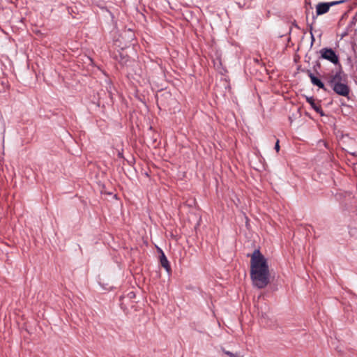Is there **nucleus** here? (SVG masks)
<instances>
[{
	"label": "nucleus",
	"mask_w": 357,
	"mask_h": 357,
	"mask_svg": "<svg viewBox=\"0 0 357 357\" xmlns=\"http://www.w3.org/2000/svg\"><path fill=\"white\" fill-rule=\"evenodd\" d=\"M250 278L253 285L258 289L265 288L270 282L268 261L259 250H255L251 255Z\"/></svg>",
	"instance_id": "f257e3e1"
},
{
	"label": "nucleus",
	"mask_w": 357,
	"mask_h": 357,
	"mask_svg": "<svg viewBox=\"0 0 357 357\" xmlns=\"http://www.w3.org/2000/svg\"><path fill=\"white\" fill-rule=\"evenodd\" d=\"M344 79V73L342 71H339L330 77L328 84L337 94L347 96L349 93V88L346 84L342 82Z\"/></svg>",
	"instance_id": "f03ea898"
},
{
	"label": "nucleus",
	"mask_w": 357,
	"mask_h": 357,
	"mask_svg": "<svg viewBox=\"0 0 357 357\" xmlns=\"http://www.w3.org/2000/svg\"><path fill=\"white\" fill-rule=\"evenodd\" d=\"M321 58L329 61L333 64L339 63L338 56L331 48H322L320 50Z\"/></svg>",
	"instance_id": "7ed1b4c3"
},
{
	"label": "nucleus",
	"mask_w": 357,
	"mask_h": 357,
	"mask_svg": "<svg viewBox=\"0 0 357 357\" xmlns=\"http://www.w3.org/2000/svg\"><path fill=\"white\" fill-rule=\"evenodd\" d=\"M344 1V0H341V1L326 2V3H319L316 6L317 15H324V14L326 13L329 10V9L331 6L339 4V3H342Z\"/></svg>",
	"instance_id": "20e7f679"
},
{
	"label": "nucleus",
	"mask_w": 357,
	"mask_h": 357,
	"mask_svg": "<svg viewBox=\"0 0 357 357\" xmlns=\"http://www.w3.org/2000/svg\"><path fill=\"white\" fill-rule=\"evenodd\" d=\"M307 75L313 85L317 86L319 88L326 91L324 83L319 78L315 77L310 70H307Z\"/></svg>",
	"instance_id": "39448f33"
},
{
	"label": "nucleus",
	"mask_w": 357,
	"mask_h": 357,
	"mask_svg": "<svg viewBox=\"0 0 357 357\" xmlns=\"http://www.w3.org/2000/svg\"><path fill=\"white\" fill-rule=\"evenodd\" d=\"M306 100L314 111L319 113L321 116L324 115L321 106L315 102L313 97H306Z\"/></svg>",
	"instance_id": "423d86ee"
},
{
	"label": "nucleus",
	"mask_w": 357,
	"mask_h": 357,
	"mask_svg": "<svg viewBox=\"0 0 357 357\" xmlns=\"http://www.w3.org/2000/svg\"><path fill=\"white\" fill-rule=\"evenodd\" d=\"M161 255L160 257V261L161 266L166 270V271L169 274L171 273V267L167 260L166 256L164 252L160 250Z\"/></svg>",
	"instance_id": "0eeeda50"
},
{
	"label": "nucleus",
	"mask_w": 357,
	"mask_h": 357,
	"mask_svg": "<svg viewBox=\"0 0 357 357\" xmlns=\"http://www.w3.org/2000/svg\"><path fill=\"white\" fill-rule=\"evenodd\" d=\"M223 351L226 355L229 356V357H237V356L236 354H234L229 351L224 350Z\"/></svg>",
	"instance_id": "6e6552de"
},
{
	"label": "nucleus",
	"mask_w": 357,
	"mask_h": 357,
	"mask_svg": "<svg viewBox=\"0 0 357 357\" xmlns=\"http://www.w3.org/2000/svg\"><path fill=\"white\" fill-rule=\"evenodd\" d=\"M279 140L278 139L276 141V143H275V149L277 152H278L280 151V144H279Z\"/></svg>",
	"instance_id": "1a4fd4ad"
},
{
	"label": "nucleus",
	"mask_w": 357,
	"mask_h": 357,
	"mask_svg": "<svg viewBox=\"0 0 357 357\" xmlns=\"http://www.w3.org/2000/svg\"><path fill=\"white\" fill-rule=\"evenodd\" d=\"M312 42L314 40V36L312 34Z\"/></svg>",
	"instance_id": "9d476101"
}]
</instances>
